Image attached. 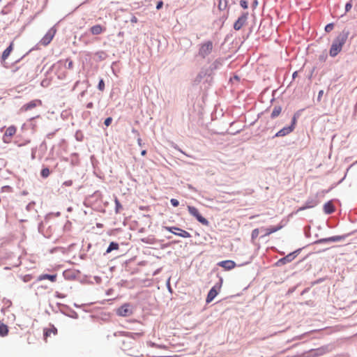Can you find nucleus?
Listing matches in <instances>:
<instances>
[{
  "instance_id": "obj_12",
  "label": "nucleus",
  "mask_w": 357,
  "mask_h": 357,
  "mask_svg": "<svg viewBox=\"0 0 357 357\" xmlns=\"http://www.w3.org/2000/svg\"><path fill=\"white\" fill-rule=\"evenodd\" d=\"M293 130H294L293 126H288V127L283 128L282 129L279 130L275 134V137H283V136H285V135H288L289 133L293 131Z\"/></svg>"
},
{
  "instance_id": "obj_20",
  "label": "nucleus",
  "mask_w": 357,
  "mask_h": 357,
  "mask_svg": "<svg viewBox=\"0 0 357 357\" xmlns=\"http://www.w3.org/2000/svg\"><path fill=\"white\" fill-rule=\"evenodd\" d=\"M316 205H317V203L314 201L307 202L305 206L299 208L298 209V211H301L305 210L307 208H312Z\"/></svg>"
},
{
  "instance_id": "obj_10",
  "label": "nucleus",
  "mask_w": 357,
  "mask_h": 357,
  "mask_svg": "<svg viewBox=\"0 0 357 357\" xmlns=\"http://www.w3.org/2000/svg\"><path fill=\"white\" fill-rule=\"evenodd\" d=\"M17 131V128L14 126H9L5 131L4 135H3V141L5 142H8L9 140H7L6 138L9 137L11 138L13 135H15Z\"/></svg>"
},
{
  "instance_id": "obj_17",
  "label": "nucleus",
  "mask_w": 357,
  "mask_h": 357,
  "mask_svg": "<svg viewBox=\"0 0 357 357\" xmlns=\"http://www.w3.org/2000/svg\"><path fill=\"white\" fill-rule=\"evenodd\" d=\"M324 212L327 214H331L335 211V206L331 201L326 202L324 205Z\"/></svg>"
},
{
  "instance_id": "obj_1",
  "label": "nucleus",
  "mask_w": 357,
  "mask_h": 357,
  "mask_svg": "<svg viewBox=\"0 0 357 357\" xmlns=\"http://www.w3.org/2000/svg\"><path fill=\"white\" fill-rule=\"evenodd\" d=\"M346 42V38L344 36H338L333 43L330 49V55L335 56L342 50V46Z\"/></svg>"
},
{
  "instance_id": "obj_4",
  "label": "nucleus",
  "mask_w": 357,
  "mask_h": 357,
  "mask_svg": "<svg viewBox=\"0 0 357 357\" xmlns=\"http://www.w3.org/2000/svg\"><path fill=\"white\" fill-rule=\"evenodd\" d=\"M213 50V43L211 41H206L201 45L199 50V55L202 58H205Z\"/></svg>"
},
{
  "instance_id": "obj_40",
  "label": "nucleus",
  "mask_w": 357,
  "mask_h": 357,
  "mask_svg": "<svg viewBox=\"0 0 357 357\" xmlns=\"http://www.w3.org/2000/svg\"><path fill=\"white\" fill-rule=\"evenodd\" d=\"M296 124V118L294 117L293 119V121H292V123H291V126H293V127L294 128V125Z\"/></svg>"
},
{
  "instance_id": "obj_37",
  "label": "nucleus",
  "mask_w": 357,
  "mask_h": 357,
  "mask_svg": "<svg viewBox=\"0 0 357 357\" xmlns=\"http://www.w3.org/2000/svg\"><path fill=\"white\" fill-rule=\"evenodd\" d=\"M73 62L72 60H70L68 63V68L71 69V68H73Z\"/></svg>"
},
{
  "instance_id": "obj_28",
  "label": "nucleus",
  "mask_w": 357,
  "mask_h": 357,
  "mask_svg": "<svg viewBox=\"0 0 357 357\" xmlns=\"http://www.w3.org/2000/svg\"><path fill=\"white\" fill-rule=\"evenodd\" d=\"M98 88L101 91H103L105 90V82H104L103 79L100 80L98 85Z\"/></svg>"
},
{
  "instance_id": "obj_34",
  "label": "nucleus",
  "mask_w": 357,
  "mask_h": 357,
  "mask_svg": "<svg viewBox=\"0 0 357 357\" xmlns=\"http://www.w3.org/2000/svg\"><path fill=\"white\" fill-rule=\"evenodd\" d=\"M162 6H163V2L162 1H158L156 5V9L160 10V8H162Z\"/></svg>"
},
{
  "instance_id": "obj_23",
  "label": "nucleus",
  "mask_w": 357,
  "mask_h": 357,
  "mask_svg": "<svg viewBox=\"0 0 357 357\" xmlns=\"http://www.w3.org/2000/svg\"><path fill=\"white\" fill-rule=\"evenodd\" d=\"M281 111H282L281 107H280V106L275 107L272 111L271 117L275 118V117L278 116L280 114Z\"/></svg>"
},
{
  "instance_id": "obj_32",
  "label": "nucleus",
  "mask_w": 357,
  "mask_h": 357,
  "mask_svg": "<svg viewBox=\"0 0 357 357\" xmlns=\"http://www.w3.org/2000/svg\"><path fill=\"white\" fill-rule=\"evenodd\" d=\"M112 121V117H108V118H107V119L105 120L104 123H105V125L106 126H109L111 124Z\"/></svg>"
},
{
  "instance_id": "obj_8",
  "label": "nucleus",
  "mask_w": 357,
  "mask_h": 357,
  "mask_svg": "<svg viewBox=\"0 0 357 357\" xmlns=\"http://www.w3.org/2000/svg\"><path fill=\"white\" fill-rule=\"evenodd\" d=\"M42 105V101L38 99L33 100L30 101L29 102L24 105L22 107V110L24 112H26L29 110H31L36 107L41 106Z\"/></svg>"
},
{
  "instance_id": "obj_6",
  "label": "nucleus",
  "mask_w": 357,
  "mask_h": 357,
  "mask_svg": "<svg viewBox=\"0 0 357 357\" xmlns=\"http://www.w3.org/2000/svg\"><path fill=\"white\" fill-rule=\"evenodd\" d=\"M248 17V13H244L238 18L234 24V29L236 31L240 30L247 22Z\"/></svg>"
},
{
  "instance_id": "obj_29",
  "label": "nucleus",
  "mask_w": 357,
  "mask_h": 357,
  "mask_svg": "<svg viewBox=\"0 0 357 357\" xmlns=\"http://www.w3.org/2000/svg\"><path fill=\"white\" fill-rule=\"evenodd\" d=\"M240 5L244 9H246L248 7V1L246 0H241L240 1Z\"/></svg>"
},
{
  "instance_id": "obj_36",
  "label": "nucleus",
  "mask_w": 357,
  "mask_h": 357,
  "mask_svg": "<svg viewBox=\"0 0 357 357\" xmlns=\"http://www.w3.org/2000/svg\"><path fill=\"white\" fill-rule=\"evenodd\" d=\"M130 22L132 23H137L138 22V20L137 18L135 17V16H133L131 20H130Z\"/></svg>"
},
{
  "instance_id": "obj_22",
  "label": "nucleus",
  "mask_w": 357,
  "mask_h": 357,
  "mask_svg": "<svg viewBox=\"0 0 357 357\" xmlns=\"http://www.w3.org/2000/svg\"><path fill=\"white\" fill-rule=\"evenodd\" d=\"M119 244L117 243L112 242V243H110L109 247L107 248V249L106 250V252L107 253H109L112 250H119Z\"/></svg>"
},
{
  "instance_id": "obj_39",
  "label": "nucleus",
  "mask_w": 357,
  "mask_h": 357,
  "mask_svg": "<svg viewBox=\"0 0 357 357\" xmlns=\"http://www.w3.org/2000/svg\"><path fill=\"white\" fill-rule=\"evenodd\" d=\"M351 8V5L350 3H347L346 5V10H349Z\"/></svg>"
},
{
  "instance_id": "obj_24",
  "label": "nucleus",
  "mask_w": 357,
  "mask_h": 357,
  "mask_svg": "<svg viewBox=\"0 0 357 357\" xmlns=\"http://www.w3.org/2000/svg\"><path fill=\"white\" fill-rule=\"evenodd\" d=\"M296 252H294L287 255L284 257V260H285L287 263L292 261L296 257Z\"/></svg>"
},
{
  "instance_id": "obj_42",
  "label": "nucleus",
  "mask_w": 357,
  "mask_h": 357,
  "mask_svg": "<svg viewBox=\"0 0 357 357\" xmlns=\"http://www.w3.org/2000/svg\"><path fill=\"white\" fill-rule=\"evenodd\" d=\"M142 155H145L146 154V150H143L141 153Z\"/></svg>"
},
{
  "instance_id": "obj_19",
  "label": "nucleus",
  "mask_w": 357,
  "mask_h": 357,
  "mask_svg": "<svg viewBox=\"0 0 357 357\" xmlns=\"http://www.w3.org/2000/svg\"><path fill=\"white\" fill-rule=\"evenodd\" d=\"M56 333H57V329L54 326H52V328H45L44 330L45 339H46L47 337H49L51 333L56 335Z\"/></svg>"
},
{
  "instance_id": "obj_15",
  "label": "nucleus",
  "mask_w": 357,
  "mask_h": 357,
  "mask_svg": "<svg viewBox=\"0 0 357 357\" xmlns=\"http://www.w3.org/2000/svg\"><path fill=\"white\" fill-rule=\"evenodd\" d=\"M56 278H57L56 274H54V275L43 274L38 277V280L41 281L43 280H49L50 281L54 282L56 280Z\"/></svg>"
},
{
  "instance_id": "obj_9",
  "label": "nucleus",
  "mask_w": 357,
  "mask_h": 357,
  "mask_svg": "<svg viewBox=\"0 0 357 357\" xmlns=\"http://www.w3.org/2000/svg\"><path fill=\"white\" fill-rule=\"evenodd\" d=\"M218 265L227 271H229L235 268L236 263L232 260H225L219 262Z\"/></svg>"
},
{
  "instance_id": "obj_25",
  "label": "nucleus",
  "mask_w": 357,
  "mask_h": 357,
  "mask_svg": "<svg viewBox=\"0 0 357 357\" xmlns=\"http://www.w3.org/2000/svg\"><path fill=\"white\" fill-rule=\"evenodd\" d=\"M114 202H115V211H116V213H119L120 210L122 208V206L121 204V203L119 202V201L118 200V199H115L114 200Z\"/></svg>"
},
{
  "instance_id": "obj_44",
  "label": "nucleus",
  "mask_w": 357,
  "mask_h": 357,
  "mask_svg": "<svg viewBox=\"0 0 357 357\" xmlns=\"http://www.w3.org/2000/svg\"><path fill=\"white\" fill-rule=\"evenodd\" d=\"M322 93H323V91H320L319 93V96L320 97L321 96H322Z\"/></svg>"
},
{
  "instance_id": "obj_26",
  "label": "nucleus",
  "mask_w": 357,
  "mask_h": 357,
  "mask_svg": "<svg viewBox=\"0 0 357 357\" xmlns=\"http://www.w3.org/2000/svg\"><path fill=\"white\" fill-rule=\"evenodd\" d=\"M50 174V169L48 168H43L42 170H41V176L43 177V178H47L49 176Z\"/></svg>"
},
{
  "instance_id": "obj_41",
  "label": "nucleus",
  "mask_w": 357,
  "mask_h": 357,
  "mask_svg": "<svg viewBox=\"0 0 357 357\" xmlns=\"http://www.w3.org/2000/svg\"><path fill=\"white\" fill-rule=\"evenodd\" d=\"M71 183H72L71 181H66V182L64 183V184H66V185H70Z\"/></svg>"
},
{
  "instance_id": "obj_27",
  "label": "nucleus",
  "mask_w": 357,
  "mask_h": 357,
  "mask_svg": "<svg viewBox=\"0 0 357 357\" xmlns=\"http://www.w3.org/2000/svg\"><path fill=\"white\" fill-rule=\"evenodd\" d=\"M259 234V229H255L252 231L251 238L254 241L255 240Z\"/></svg>"
},
{
  "instance_id": "obj_2",
  "label": "nucleus",
  "mask_w": 357,
  "mask_h": 357,
  "mask_svg": "<svg viewBox=\"0 0 357 357\" xmlns=\"http://www.w3.org/2000/svg\"><path fill=\"white\" fill-rule=\"evenodd\" d=\"M188 211L189 213L195 217L198 222L205 226H208L209 225V222L204 218L199 213V210L192 206H188Z\"/></svg>"
},
{
  "instance_id": "obj_7",
  "label": "nucleus",
  "mask_w": 357,
  "mask_h": 357,
  "mask_svg": "<svg viewBox=\"0 0 357 357\" xmlns=\"http://www.w3.org/2000/svg\"><path fill=\"white\" fill-rule=\"evenodd\" d=\"M55 33H56V30H54L53 29H50L47 32V33L43 36V38L41 39L40 43L44 46H46L48 44H50V42L52 40V39L55 35Z\"/></svg>"
},
{
  "instance_id": "obj_45",
  "label": "nucleus",
  "mask_w": 357,
  "mask_h": 357,
  "mask_svg": "<svg viewBox=\"0 0 357 357\" xmlns=\"http://www.w3.org/2000/svg\"><path fill=\"white\" fill-rule=\"evenodd\" d=\"M9 188V187H8V186H4V187H3V188Z\"/></svg>"
},
{
  "instance_id": "obj_18",
  "label": "nucleus",
  "mask_w": 357,
  "mask_h": 357,
  "mask_svg": "<svg viewBox=\"0 0 357 357\" xmlns=\"http://www.w3.org/2000/svg\"><path fill=\"white\" fill-rule=\"evenodd\" d=\"M13 43H11L10 45L3 51L1 59L2 61H6L7 58L9 56L10 54L13 51Z\"/></svg>"
},
{
  "instance_id": "obj_33",
  "label": "nucleus",
  "mask_w": 357,
  "mask_h": 357,
  "mask_svg": "<svg viewBox=\"0 0 357 357\" xmlns=\"http://www.w3.org/2000/svg\"><path fill=\"white\" fill-rule=\"evenodd\" d=\"M32 277L30 275H26L22 278L24 282H27L31 280Z\"/></svg>"
},
{
  "instance_id": "obj_11",
  "label": "nucleus",
  "mask_w": 357,
  "mask_h": 357,
  "mask_svg": "<svg viewBox=\"0 0 357 357\" xmlns=\"http://www.w3.org/2000/svg\"><path fill=\"white\" fill-rule=\"evenodd\" d=\"M344 237L343 236H334L328 238H321L319 240V243H326V242H337L343 240Z\"/></svg>"
},
{
  "instance_id": "obj_5",
  "label": "nucleus",
  "mask_w": 357,
  "mask_h": 357,
  "mask_svg": "<svg viewBox=\"0 0 357 357\" xmlns=\"http://www.w3.org/2000/svg\"><path fill=\"white\" fill-rule=\"evenodd\" d=\"M165 228L167 231L183 238H190L191 236L188 231L176 227H165Z\"/></svg>"
},
{
  "instance_id": "obj_31",
  "label": "nucleus",
  "mask_w": 357,
  "mask_h": 357,
  "mask_svg": "<svg viewBox=\"0 0 357 357\" xmlns=\"http://www.w3.org/2000/svg\"><path fill=\"white\" fill-rule=\"evenodd\" d=\"M170 202H171L172 205L173 206H174V207L178 206V204H179L178 201L177 199H172L170 200Z\"/></svg>"
},
{
  "instance_id": "obj_14",
  "label": "nucleus",
  "mask_w": 357,
  "mask_h": 357,
  "mask_svg": "<svg viewBox=\"0 0 357 357\" xmlns=\"http://www.w3.org/2000/svg\"><path fill=\"white\" fill-rule=\"evenodd\" d=\"M218 295V291L216 290V288L215 287H212L209 292L208 293L206 302L207 303H211L215 297Z\"/></svg>"
},
{
  "instance_id": "obj_35",
  "label": "nucleus",
  "mask_w": 357,
  "mask_h": 357,
  "mask_svg": "<svg viewBox=\"0 0 357 357\" xmlns=\"http://www.w3.org/2000/svg\"><path fill=\"white\" fill-rule=\"evenodd\" d=\"M287 263V262L285 260H284V257L280 259H279L278 261V264H282V265H284V264H285Z\"/></svg>"
},
{
  "instance_id": "obj_3",
  "label": "nucleus",
  "mask_w": 357,
  "mask_h": 357,
  "mask_svg": "<svg viewBox=\"0 0 357 357\" xmlns=\"http://www.w3.org/2000/svg\"><path fill=\"white\" fill-rule=\"evenodd\" d=\"M132 313L133 307L130 303H124L116 310V314L121 317H128Z\"/></svg>"
},
{
  "instance_id": "obj_21",
  "label": "nucleus",
  "mask_w": 357,
  "mask_h": 357,
  "mask_svg": "<svg viewBox=\"0 0 357 357\" xmlns=\"http://www.w3.org/2000/svg\"><path fill=\"white\" fill-rule=\"evenodd\" d=\"M8 333V328L6 325L2 324L0 325V336H6Z\"/></svg>"
},
{
  "instance_id": "obj_16",
  "label": "nucleus",
  "mask_w": 357,
  "mask_h": 357,
  "mask_svg": "<svg viewBox=\"0 0 357 357\" xmlns=\"http://www.w3.org/2000/svg\"><path fill=\"white\" fill-rule=\"evenodd\" d=\"M105 30V29L100 24L94 25L90 29V31L93 35H99Z\"/></svg>"
},
{
  "instance_id": "obj_30",
  "label": "nucleus",
  "mask_w": 357,
  "mask_h": 357,
  "mask_svg": "<svg viewBox=\"0 0 357 357\" xmlns=\"http://www.w3.org/2000/svg\"><path fill=\"white\" fill-rule=\"evenodd\" d=\"M333 27H334L333 24H332V23L328 24L325 26V31L326 32H330L333 29Z\"/></svg>"
},
{
  "instance_id": "obj_43",
  "label": "nucleus",
  "mask_w": 357,
  "mask_h": 357,
  "mask_svg": "<svg viewBox=\"0 0 357 357\" xmlns=\"http://www.w3.org/2000/svg\"><path fill=\"white\" fill-rule=\"evenodd\" d=\"M297 74H298V72H296H296H294V73H293V77H294V78H295V77L297 76Z\"/></svg>"
},
{
  "instance_id": "obj_38",
  "label": "nucleus",
  "mask_w": 357,
  "mask_h": 357,
  "mask_svg": "<svg viewBox=\"0 0 357 357\" xmlns=\"http://www.w3.org/2000/svg\"><path fill=\"white\" fill-rule=\"evenodd\" d=\"M86 107L89 108V109H91L93 107V103L92 102H89L86 105Z\"/></svg>"
},
{
  "instance_id": "obj_13",
  "label": "nucleus",
  "mask_w": 357,
  "mask_h": 357,
  "mask_svg": "<svg viewBox=\"0 0 357 357\" xmlns=\"http://www.w3.org/2000/svg\"><path fill=\"white\" fill-rule=\"evenodd\" d=\"M282 227L283 226L282 225H279L278 226L264 229L263 230L265 231L264 236H269L270 234L279 231L282 228Z\"/></svg>"
}]
</instances>
